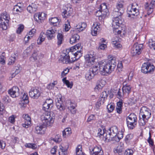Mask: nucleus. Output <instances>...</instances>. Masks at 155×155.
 <instances>
[{
	"mask_svg": "<svg viewBox=\"0 0 155 155\" xmlns=\"http://www.w3.org/2000/svg\"><path fill=\"white\" fill-rule=\"evenodd\" d=\"M148 119H146L144 117H142L140 116V118L139 120V123L140 126H144L147 122Z\"/></svg>",
	"mask_w": 155,
	"mask_h": 155,
	"instance_id": "nucleus-39",
	"label": "nucleus"
},
{
	"mask_svg": "<svg viewBox=\"0 0 155 155\" xmlns=\"http://www.w3.org/2000/svg\"><path fill=\"white\" fill-rule=\"evenodd\" d=\"M147 68L148 69V74L151 73L153 71L155 67L153 65H151L149 62H147Z\"/></svg>",
	"mask_w": 155,
	"mask_h": 155,
	"instance_id": "nucleus-40",
	"label": "nucleus"
},
{
	"mask_svg": "<svg viewBox=\"0 0 155 155\" xmlns=\"http://www.w3.org/2000/svg\"><path fill=\"white\" fill-rule=\"evenodd\" d=\"M95 116L93 114H92L89 116V117H88L87 120V122H90L93 120H95Z\"/></svg>",
	"mask_w": 155,
	"mask_h": 155,
	"instance_id": "nucleus-58",
	"label": "nucleus"
},
{
	"mask_svg": "<svg viewBox=\"0 0 155 155\" xmlns=\"http://www.w3.org/2000/svg\"><path fill=\"white\" fill-rule=\"evenodd\" d=\"M118 38L116 37L115 38H114L112 39V43L114 45V47L117 48H120L122 47V45L118 41Z\"/></svg>",
	"mask_w": 155,
	"mask_h": 155,
	"instance_id": "nucleus-28",
	"label": "nucleus"
},
{
	"mask_svg": "<svg viewBox=\"0 0 155 155\" xmlns=\"http://www.w3.org/2000/svg\"><path fill=\"white\" fill-rule=\"evenodd\" d=\"M76 155H80L83 153L82 151V146L80 145H78L76 148Z\"/></svg>",
	"mask_w": 155,
	"mask_h": 155,
	"instance_id": "nucleus-45",
	"label": "nucleus"
},
{
	"mask_svg": "<svg viewBox=\"0 0 155 155\" xmlns=\"http://www.w3.org/2000/svg\"><path fill=\"white\" fill-rule=\"evenodd\" d=\"M59 150V155H66L67 154V149L65 148L61 145H60Z\"/></svg>",
	"mask_w": 155,
	"mask_h": 155,
	"instance_id": "nucleus-33",
	"label": "nucleus"
},
{
	"mask_svg": "<svg viewBox=\"0 0 155 155\" xmlns=\"http://www.w3.org/2000/svg\"><path fill=\"white\" fill-rule=\"evenodd\" d=\"M127 124L128 127L130 129H132L136 125L137 122H133L132 121H127Z\"/></svg>",
	"mask_w": 155,
	"mask_h": 155,
	"instance_id": "nucleus-41",
	"label": "nucleus"
},
{
	"mask_svg": "<svg viewBox=\"0 0 155 155\" xmlns=\"http://www.w3.org/2000/svg\"><path fill=\"white\" fill-rule=\"evenodd\" d=\"M53 117L51 116L48 112L44 113L41 116V120L43 124L37 126L35 129V132L37 134H43L44 133L43 129L50 126L53 122Z\"/></svg>",
	"mask_w": 155,
	"mask_h": 155,
	"instance_id": "nucleus-3",
	"label": "nucleus"
},
{
	"mask_svg": "<svg viewBox=\"0 0 155 155\" xmlns=\"http://www.w3.org/2000/svg\"><path fill=\"white\" fill-rule=\"evenodd\" d=\"M56 30L54 27H52L51 29L48 30L46 32V36L48 40H51L54 38L55 36Z\"/></svg>",
	"mask_w": 155,
	"mask_h": 155,
	"instance_id": "nucleus-18",
	"label": "nucleus"
},
{
	"mask_svg": "<svg viewBox=\"0 0 155 155\" xmlns=\"http://www.w3.org/2000/svg\"><path fill=\"white\" fill-rule=\"evenodd\" d=\"M86 63L88 66H91L94 63V60L96 59L94 54H88L85 56Z\"/></svg>",
	"mask_w": 155,
	"mask_h": 155,
	"instance_id": "nucleus-15",
	"label": "nucleus"
},
{
	"mask_svg": "<svg viewBox=\"0 0 155 155\" xmlns=\"http://www.w3.org/2000/svg\"><path fill=\"white\" fill-rule=\"evenodd\" d=\"M131 87L129 85H125L122 88L123 94H124L128 95L130 92Z\"/></svg>",
	"mask_w": 155,
	"mask_h": 155,
	"instance_id": "nucleus-31",
	"label": "nucleus"
},
{
	"mask_svg": "<svg viewBox=\"0 0 155 155\" xmlns=\"http://www.w3.org/2000/svg\"><path fill=\"white\" fill-rule=\"evenodd\" d=\"M29 96L32 98L37 99L40 96L41 93L38 88H32L29 93Z\"/></svg>",
	"mask_w": 155,
	"mask_h": 155,
	"instance_id": "nucleus-13",
	"label": "nucleus"
},
{
	"mask_svg": "<svg viewBox=\"0 0 155 155\" xmlns=\"http://www.w3.org/2000/svg\"><path fill=\"white\" fill-rule=\"evenodd\" d=\"M133 150L131 149H127L125 150L124 155H132Z\"/></svg>",
	"mask_w": 155,
	"mask_h": 155,
	"instance_id": "nucleus-51",
	"label": "nucleus"
},
{
	"mask_svg": "<svg viewBox=\"0 0 155 155\" xmlns=\"http://www.w3.org/2000/svg\"><path fill=\"white\" fill-rule=\"evenodd\" d=\"M104 103V101L102 100V99H101L100 101H99L97 102L96 104V106L97 108H98L102 104H103Z\"/></svg>",
	"mask_w": 155,
	"mask_h": 155,
	"instance_id": "nucleus-57",
	"label": "nucleus"
},
{
	"mask_svg": "<svg viewBox=\"0 0 155 155\" xmlns=\"http://www.w3.org/2000/svg\"><path fill=\"white\" fill-rule=\"evenodd\" d=\"M107 108L108 112L110 113L114 110V107L112 104H109L107 105Z\"/></svg>",
	"mask_w": 155,
	"mask_h": 155,
	"instance_id": "nucleus-52",
	"label": "nucleus"
},
{
	"mask_svg": "<svg viewBox=\"0 0 155 155\" xmlns=\"http://www.w3.org/2000/svg\"><path fill=\"white\" fill-rule=\"evenodd\" d=\"M106 61H102L99 63V68L101 73L105 75L106 73H110L115 69L116 64V58L109 55Z\"/></svg>",
	"mask_w": 155,
	"mask_h": 155,
	"instance_id": "nucleus-2",
	"label": "nucleus"
},
{
	"mask_svg": "<svg viewBox=\"0 0 155 155\" xmlns=\"http://www.w3.org/2000/svg\"><path fill=\"white\" fill-rule=\"evenodd\" d=\"M66 78H64L62 79V81L68 87L71 88L72 87V84L70 83L69 81L66 80Z\"/></svg>",
	"mask_w": 155,
	"mask_h": 155,
	"instance_id": "nucleus-44",
	"label": "nucleus"
},
{
	"mask_svg": "<svg viewBox=\"0 0 155 155\" xmlns=\"http://www.w3.org/2000/svg\"><path fill=\"white\" fill-rule=\"evenodd\" d=\"M124 148L121 146H118L117 148L115 149L114 152L115 153H118L119 155L122 154V152L124 150Z\"/></svg>",
	"mask_w": 155,
	"mask_h": 155,
	"instance_id": "nucleus-37",
	"label": "nucleus"
},
{
	"mask_svg": "<svg viewBox=\"0 0 155 155\" xmlns=\"http://www.w3.org/2000/svg\"><path fill=\"white\" fill-rule=\"evenodd\" d=\"M49 20L51 24L54 26H57V23H58L59 20L56 17L51 18L49 19Z\"/></svg>",
	"mask_w": 155,
	"mask_h": 155,
	"instance_id": "nucleus-35",
	"label": "nucleus"
},
{
	"mask_svg": "<svg viewBox=\"0 0 155 155\" xmlns=\"http://www.w3.org/2000/svg\"><path fill=\"white\" fill-rule=\"evenodd\" d=\"M24 28V26L23 25H20L16 31L17 33L20 34L23 30Z\"/></svg>",
	"mask_w": 155,
	"mask_h": 155,
	"instance_id": "nucleus-54",
	"label": "nucleus"
},
{
	"mask_svg": "<svg viewBox=\"0 0 155 155\" xmlns=\"http://www.w3.org/2000/svg\"><path fill=\"white\" fill-rule=\"evenodd\" d=\"M91 155H103V152L100 147L95 146L94 148H89Z\"/></svg>",
	"mask_w": 155,
	"mask_h": 155,
	"instance_id": "nucleus-14",
	"label": "nucleus"
},
{
	"mask_svg": "<svg viewBox=\"0 0 155 155\" xmlns=\"http://www.w3.org/2000/svg\"><path fill=\"white\" fill-rule=\"evenodd\" d=\"M137 117L136 115L134 113H131L127 117V121H132L133 122H137Z\"/></svg>",
	"mask_w": 155,
	"mask_h": 155,
	"instance_id": "nucleus-29",
	"label": "nucleus"
},
{
	"mask_svg": "<svg viewBox=\"0 0 155 155\" xmlns=\"http://www.w3.org/2000/svg\"><path fill=\"white\" fill-rule=\"evenodd\" d=\"M37 8L38 7L36 4L32 3L28 7L27 10L30 13H33L36 11Z\"/></svg>",
	"mask_w": 155,
	"mask_h": 155,
	"instance_id": "nucleus-26",
	"label": "nucleus"
},
{
	"mask_svg": "<svg viewBox=\"0 0 155 155\" xmlns=\"http://www.w3.org/2000/svg\"><path fill=\"white\" fill-rule=\"evenodd\" d=\"M134 4H132L131 6H129L127 8V12L129 17H133V16H137L139 14V9L135 7Z\"/></svg>",
	"mask_w": 155,
	"mask_h": 155,
	"instance_id": "nucleus-7",
	"label": "nucleus"
},
{
	"mask_svg": "<svg viewBox=\"0 0 155 155\" xmlns=\"http://www.w3.org/2000/svg\"><path fill=\"white\" fill-rule=\"evenodd\" d=\"M155 5V0H152L150 3L148 5L147 3L145 5V8L147 11V14L149 15L153 12V8L154 5Z\"/></svg>",
	"mask_w": 155,
	"mask_h": 155,
	"instance_id": "nucleus-23",
	"label": "nucleus"
},
{
	"mask_svg": "<svg viewBox=\"0 0 155 155\" xmlns=\"http://www.w3.org/2000/svg\"><path fill=\"white\" fill-rule=\"evenodd\" d=\"M23 117L24 119L25 123L22 124L23 127L28 128L31 123V119L30 117L28 114H24Z\"/></svg>",
	"mask_w": 155,
	"mask_h": 155,
	"instance_id": "nucleus-22",
	"label": "nucleus"
},
{
	"mask_svg": "<svg viewBox=\"0 0 155 155\" xmlns=\"http://www.w3.org/2000/svg\"><path fill=\"white\" fill-rule=\"evenodd\" d=\"M148 45L150 48L155 50V42L152 39L149 40L148 42Z\"/></svg>",
	"mask_w": 155,
	"mask_h": 155,
	"instance_id": "nucleus-43",
	"label": "nucleus"
},
{
	"mask_svg": "<svg viewBox=\"0 0 155 155\" xmlns=\"http://www.w3.org/2000/svg\"><path fill=\"white\" fill-rule=\"evenodd\" d=\"M46 14L44 13H40V17H39V20L40 21L43 20L45 18Z\"/></svg>",
	"mask_w": 155,
	"mask_h": 155,
	"instance_id": "nucleus-56",
	"label": "nucleus"
},
{
	"mask_svg": "<svg viewBox=\"0 0 155 155\" xmlns=\"http://www.w3.org/2000/svg\"><path fill=\"white\" fill-rule=\"evenodd\" d=\"M53 106V101L51 99H47L43 105V110L46 111L45 113H49L51 116V113L48 111L51 110Z\"/></svg>",
	"mask_w": 155,
	"mask_h": 155,
	"instance_id": "nucleus-10",
	"label": "nucleus"
},
{
	"mask_svg": "<svg viewBox=\"0 0 155 155\" xmlns=\"http://www.w3.org/2000/svg\"><path fill=\"white\" fill-rule=\"evenodd\" d=\"M72 54V52L70 51L64 56L61 55L62 57L61 58V60L63 63L68 64L74 61L75 59L74 60H71L70 59L69 55Z\"/></svg>",
	"mask_w": 155,
	"mask_h": 155,
	"instance_id": "nucleus-21",
	"label": "nucleus"
},
{
	"mask_svg": "<svg viewBox=\"0 0 155 155\" xmlns=\"http://www.w3.org/2000/svg\"><path fill=\"white\" fill-rule=\"evenodd\" d=\"M5 57L2 55L0 56V63L1 64H5Z\"/></svg>",
	"mask_w": 155,
	"mask_h": 155,
	"instance_id": "nucleus-61",
	"label": "nucleus"
},
{
	"mask_svg": "<svg viewBox=\"0 0 155 155\" xmlns=\"http://www.w3.org/2000/svg\"><path fill=\"white\" fill-rule=\"evenodd\" d=\"M107 132L105 137V141L107 142L113 141L118 132L117 127L115 126H112L109 128Z\"/></svg>",
	"mask_w": 155,
	"mask_h": 155,
	"instance_id": "nucleus-4",
	"label": "nucleus"
},
{
	"mask_svg": "<svg viewBox=\"0 0 155 155\" xmlns=\"http://www.w3.org/2000/svg\"><path fill=\"white\" fill-rule=\"evenodd\" d=\"M87 26L86 24L85 23H83L81 24V25H77L76 28L73 29V31H76V32H79L84 29Z\"/></svg>",
	"mask_w": 155,
	"mask_h": 155,
	"instance_id": "nucleus-27",
	"label": "nucleus"
},
{
	"mask_svg": "<svg viewBox=\"0 0 155 155\" xmlns=\"http://www.w3.org/2000/svg\"><path fill=\"white\" fill-rule=\"evenodd\" d=\"M147 65L146 63H144L141 67V72L143 73L148 74V69L147 68Z\"/></svg>",
	"mask_w": 155,
	"mask_h": 155,
	"instance_id": "nucleus-42",
	"label": "nucleus"
},
{
	"mask_svg": "<svg viewBox=\"0 0 155 155\" xmlns=\"http://www.w3.org/2000/svg\"><path fill=\"white\" fill-rule=\"evenodd\" d=\"M143 45L135 44L132 48L131 53L133 56L139 55L141 54L142 49Z\"/></svg>",
	"mask_w": 155,
	"mask_h": 155,
	"instance_id": "nucleus-11",
	"label": "nucleus"
},
{
	"mask_svg": "<svg viewBox=\"0 0 155 155\" xmlns=\"http://www.w3.org/2000/svg\"><path fill=\"white\" fill-rule=\"evenodd\" d=\"M81 45L79 44L76 45L70 49V51L72 52V54H74L75 60L79 58L81 56Z\"/></svg>",
	"mask_w": 155,
	"mask_h": 155,
	"instance_id": "nucleus-6",
	"label": "nucleus"
},
{
	"mask_svg": "<svg viewBox=\"0 0 155 155\" xmlns=\"http://www.w3.org/2000/svg\"><path fill=\"white\" fill-rule=\"evenodd\" d=\"M106 81L104 80L101 78L99 79L97 81L96 84H100V85L104 87L106 84Z\"/></svg>",
	"mask_w": 155,
	"mask_h": 155,
	"instance_id": "nucleus-50",
	"label": "nucleus"
},
{
	"mask_svg": "<svg viewBox=\"0 0 155 155\" xmlns=\"http://www.w3.org/2000/svg\"><path fill=\"white\" fill-rule=\"evenodd\" d=\"M100 26V23L97 22L94 23L91 29V33L92 35L96 36L97 34V32L101 30V29Z\"/></svg>",
	"mask_w": 155,
	"mask_h": 155,
	"instance_id": "nucleus-17",
	"label": "nucleus"
},
{
	"mask_svg": "<svg viewBox=\"0 0 155 155\" xmlns=\"http://www.w3.org/2000/svg\"><path fill=\"white\" fill-rule=\"evenodd\" d=\"M65 106L67 107L71 114H74L76 113L77 110L75 108L76 105L71 100H66Z\"/></svg>",
	"mask_w": 155,
	"mask_h": 155,
	"instance_id": "nucleus-9",
	"label": "nucleus"
},
{
	"mask_svg": "<svg viewBox=\"0 0 155 155\" xmlns=\"http://www.w3.org/2000/svg\"><path fill=\"white\" fill-rule=\"evenodd\" d=\"M108 96V94L107 93V92L104 91L101 93V99L104 101L105 99H106Z\"/></svg>",
	"mask_w": 155,
	"mask_h": 155,
	"instance_id": "nucleus-53",
	"label": "nucleus"
},
{
	"mask_svg": "<svg viewBox=\"0 0 155 155\" xmlns=\"http://www.w3.org/2000/svg\"><path fill=\"white\" fill-rule=\"evenodd\" d=\"M15 54H14L13 57H11L8 59V64L9 65H12L13 64L15 60Z\"/></svg>",
	"mask_w": 155,
	"mask_h": 155,
	"instance_id": "nucleus-47",
	"label": "nucleus"
},
{
	"mask_svg": "<svg viewBox=\"0 0 155 155\" xmlns=\"http://www.w3.org/2000/svg\"><path fill=\"white\" fill-rule=\"evenodd\" d=\"M62 15L64 18H67L71 16L73 13V9L68 5H65L63 8Z\"/></svg>",
	"mask_w": 155,
	"mask_h": 155,
	"instance_id": "nucleus-12",
	"label": "nucleus"
},
{
	"mask_svg": "<svg viewBox=\"0 0 155 155\" xmlns=\"http://www.w3.org/2000/svg\"><path fill=\"white\" fill-rule=\"evenodd\" d=\"M89 70L92 72V73L94 74L95 75L98 73V67L97 66L93 67L90 68Z\"/></svg>",
	"mask_w": 155,
	"mask_h": 155,
	"instance_id": "nucleus-46",
	"label": "nucleus"
},
{
	"mask_svg": "<svg viewBox=\"0 0 155 155\" xmlns=\"http://www.w3.org/2000/svg\"><path fill=\"white\" fill-rule=\"evenodd\" d=\"M94 74L92 73V72L89 70L86 74L85 78L87 80L90 81L94 77Z\"/></svg>",
	"mask_w": 155,
	"mask_h": 155,
	"instance_id": "nucleus-34",
	"label": "nucleus"
},
{
	"mask_svg": "<svg viewBox=\"0 0 155 155\" xmlns=\"http://www.w3.org/2000/svg\"><path fill=\"white\" fill-rule=\"evenodd\" d=\"M147 141L150 145L152 146L153 145V140L151 138V134L150 132L149 133V137L147 140Z\"/></svg>",
	"mask_w": 155,
	"mask_h": 155,
	"instance_id": "nucleus-60",
	"label": "nucleus"
},
{
	"mask_svg": "<svg viewBox=\"0 0 155 155\" xmlns=\"http://www.w3.org/2000/svg\"><path fill=\"white\" fill-rule=\"evenodd\" d=\"M104 87L102 86L101 85H100V84H96V86L94 88L95 90L97 91H99L101 90Z\"/></svg>",
	"mask_w": 155,
	"mask_h": 155,
	"instance_id": "nucleus-63",
	"label": "nucleus"
},
{
	"mask_svg": "<svg viewBox=\"0 0 155 155\" xmlns=\"http://www.w3.org/2000/svg\"><path fill=\"white\" fill-rule=\"evenodd\" d=\"M57 84V81H54L53 83L49 84L47 87V88L49 90L53 89L55 85Z\"/></svg>",
	"mask_w": 155,
	"mask_h": 155,
	"instance_id": "nucleus-48",
	"label": "nucleus"
},
{
	"mask_svg": "<svg viewBox=\"0 0 155 155\" xmlns=\"http://www.w3.org/2000/svg\"><path fill=\"white\" fill-rule=\"evenodd\" d=\"M56 106L57 109L60 111L64 110L65 108L64 106V99L62 97L57 98L56 100Z\"/></svg>",
	"mask_w": 155,
	"mask_h": 155,
	"instance_id": "nucleus-16",
	"label": "nucleus"
},
{
	"mask_svg": "<svg viewBox=\"0 0 155 155\" xmlns=\"http://www.w3.org/2000/svg\"><path fill=\"white\" fill-rule=\"evenodd\" d=\"M25 146L33 149H35L37 147V146L35 143H26Z\"/></svg>",
	"mask_w": 155,
	"mask_h": 155,
	"instance_id": "nucleus-49",
	"label": "nucleus"
},
{
	"mask_svg": "<svg viewBox=\"0 0 155 155\" xmlns=\"http://www.w3.org/2000/svg\"><path fill=\"white\" fill-rule=\"evenodd\" d=\"M10 19L9 15L6 13H4L1 15L0 18V25L3 30L7 29L8 26V23Z\"/></svg>",
	"mask_w": 155,
	"mask_h": 155,
	"instance_id": "nucleus-5",
	"label": "nucleus"
},
{
	"mask_svg": "<svg viewBox=\"0 0 155 155\" xmlns=\"http://www.w3.org/2000/svg\"><path fill=\"white\" fill-rule=\"evenodd\" d=\"M57 45L59 46H60L64 40L63 35L60 33H58L57 35Z\"/></svg>",
	"mask_w": 155,
	"mask_h": 155,
	"instance_id": "nucleus-30",
	"label": "nucleus"
},
{
	"mask_svg": "<svg viewBox=\"0 0 155 155\" xmlns=\"http://www.w3.org/2000/svg\"><path fill=\"white\" fill-rule=\"evenodd\" d=\"M106 14L104 13H101V8L98 11H96L95 15L96 16L99 17V19L102 20V18L104 17Z\"/></svg>",
	"mask_w": 155,
	"mask_h": 155,
	"instance_id": "nucleus-38",
	"label": "nucleus"
},
{
	"mask_svg": "<svg viewBox=\"0 0 155 155\" xmlns=\"http://www.w3.org/2000/svg\"><path fill=\"white\" fill-rule=\"evenodd\" d=\"M28 97V95L24 94L19 104L23 107H25L26 104L29 102Z\"/></svg>",
	"mask_w": 155,
	"mask_h": 155,
	"instance_id": "nucleus-25",
	"label": "nucleus"
},
{
	"mask_svg": "<svg viewBox=\"0 0 155 155\" xmlns=\"http://www.w3.org/2000/svg\"><path fill=\"white\" fill-rule=\"evenodd\" d=\"M123 137V134L122 132H118L116 136L114 137V140L118 142Z\"/></svg>",
	"mask_w": 155,
	"mask_h": 155,
	"instance_id": "nucleus-36",
	"label": "nucleus"
},
{
	"mask_svg": "<svg viewBox=\"0 0 155 155\" xmlns=\"http://www.w3.org/2000/svg\"><path fill=\"white\" fill-rule=\"evenodd\" d=\"M133 135L131 134L127 135L125 138L126 141H128L133 138Z\"/></svg>",
	"mask_w": 155,
	"mask_h": 155,
	"instance_id": "nucleus-64",
	"label": "nucleus"
},
{
	"mask_svg": "<svg viewBox=\"0 0 155 155\" xmlns=\"http://www.w3.org/2000/svg\"><path fill=\"white\" fill-rule=\"evenodd\" d=\"M139 115L146 119H148L151 116L150 110L146 107L143 106L140 109Z\"/></svg>",
	"mask_w": 155,
	"mask_h": 155,
	"instance_id": "nucleus-8",
	"label": "nucleus"
},
{
	"mask_svg": "<svg viewBox=\"0 0 155 155\" xmlns=\"http://www.w3.org/2000/svg\"><path fill=\"white\" fill-rule=\"evenodd\" d=\"M40 13H37L35 14L34 15V20L37 21L39 22V17H40Z\"/></svg>",
	"mask_w": 155,
	"mask_h": 155,
	"instance_id": "nucleus-62",
	"label": "nucleus"
},
{
	"mask_svg": "<svg viewBox=\"0 0 155 155\" xmlns=\"http://www.w3.org/2000/svg\"><path fill=\"white\" fill-rule=\"evenodd\" d=\"M69 69L66 68L65 69H64V71L62 72L61 73V76L62 77H64L69 72Z\"/></svg>",
	"mask_w": 155,
	"mask_h": 155,
	"instance_id": "nucleus-59",
	"label": "nucleus"
},
{
	"mask_svg": "<svg viewBox=\"0 0 155 155\" xmlns=\"http://www.w3.org/2000/svg\"><path fill=\"white\" fill-rule=\"evenodd\" d=\"M51 140H53L56 143H59L61 141V138L59 137V136L58 135H56L54 138H53Z\"/></svg>",
	"mask_w": 155,
	"mask_h": 155,
	"instance_id": "nucleus-55",
	"label": "nucleus"
},
{
	"mask_svg": "<svg viewBox=\"0 0 155 155\" xmlns=\"http://www.w3.org/2000/svg\"><path fill=\"white\" fill-rule=\"evenodd\" d=\"M116 7L113 13L114 18L112 23L113 31L115 34H120L123 37L126 33V28L123 24L124 20L121 16L124 12L123 5L121 2H119L117 3Z\"/></svg>",
	"mask_w": 155,
	"mask_h": 155,
	"instance_id": "nucleus-1",
	"label": "nucleus"
},
{
	"mask_svg": "<svg viewBox=\"0 0 155 155\" xmlns=\"http://www.w3.org/2000/svg\"><path fill=\"white\" fill-rule=\"evenodd\" d=\"M8 93L13 98L19 96V89L17 87L14 86L12 89L8 91Z\"/></svg>",
	"mask_w": 155,
	"mask_h": 155,
	"instance_id": "nucleus-19",
	"label": "nucleus"
},
{
	"mask_svg": "<svg viewBox=\"0 0 155 155\" xmlns=\"http://www.w3.org/2000/svg\"><path fill=\"white\" fill-rule=\"evenodd\" d=\"M40 54L38 51H34L29 58L30 61L35 62L38 59Z\"/></svg>",
	"mask_w": 155,
	"mask_h": 155,
	"instance_id": "nucleus-24",
	"label": "nucleus"
},
{
	"mask_svg": "<svg viewBox=\"0 0 155 155\" xmlns=\"http://www.w3.org/2000/svg\"><path fill=\"white\" fill-rule=\"evenodd\" d=\"M71 33L72 34V37L70 39V42L71 44H73L77 42V40H79V36L78 35L76 31H73V30H71Z\"/></svg>",
	"mask_w": 155,
	"mask_h": 155,
	"instance_id": "nucleus-20",
	"label": "nucleus"
},
{
	"mask_svg": "<svg viewBox=\"0 0 155 155\" xmlns=\"http://www.w3.org/2000/svg\"><path fill=\"white\" fill-rule=\"evenodd\" d=\"M46 36V34H45L44 32L41 33L40 36L37 40V43L38 44H40L44 40Z\"/></svg>",
	"mask_w": 155,
	"mask_h": 155,
	"instance_id": "nucleus-32",
	"label": "nucleus"
}]
</instances>
